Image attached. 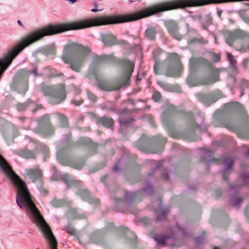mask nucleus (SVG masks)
<instances>
[{"instance_id":"1","label":"nucleus","mask_w":249,"mask_h":249,"mask_svg":"<svg viewBox=\"0 0 249 249\" xmlns=\"http://www.w3.org/2000/svg\"><path fill=\"white\" fill-rule=\"evenodd\" d=\"M90 52V49L86 47L71 42L64 46L61 58L66 63L71 64V68L72 70L80 72Z\"/></svg>"},{"instance_id":"2","label":"nucleus","mask_w":249,"mask_h":249,"mask_svg":"<svg viewBox=\"0 0 249 249\" xmlns=\"http://www.w3.org/2000/svg\"><path fill=\"white\" fill-rule=\"evenodd\" d=\"M224 36L226 42L235 47L236 50L246 52L249 49V34L244 31L240 29L225 31Z\"/></svg>"},{"instance_id":"3","label":"nucleus","mask_w":249,"mask_h":249,"mask_svg":"<svg viewBox=\"0 0 249 249\" xmlns=\"http://www.w3.org/2000/svg\"><path fill=\"white\" fill-rule=\"evenodd\" d=\"M170 60V66L168 68L166 74L169 76L178 77L180 75L181 65L178 55L176 53L168 55Z\"/></svg>"},{"instance_id":"4","label":"nucleus","mask_w":249,"mask_h":249,"mask_svg":"<svg viewBox=\"0 0 249 249\" xmlns=\"http://www.w3.org/2000/svg\"><path fill=\"white\" fill-rule=\"evenodd\" d=\"M49 89L52 90L50 95L52 96L51 102L53 104H59L65 100L66 94L64 85H60L53 89L49 88Z\"/></svg>"},{"instance_id":"5","label":"nucleus","mask_w":249,"mask_h":249,"mask_svg":"<svg viewBox=\"0 0 249 249\" xmlns=\"http://www.w3.org/2000/svg\"><path fill=\"white\" fill-rule=\"evenodd\" d=\"M196 96L207 106H210L212 103L216 102L218 98L222 97L221 93L219 91L208 95L197 94Z\"/></svg>"},{"instance_id":"6","label":"nucleus","mask_w":249,"mask_h":249,"mask_svg":"<svg viewBox=\"0 0 249 249\" xmlns=\"http://www.w3.org/2000/svg\"><path fill=\"white\" fill-rule=\"evenodd\" d=\"M165 25L170 34L175 38L180 40L182 36L178 33V24L174 21L170 20L165 22Z\"/></svg>"},{"instance_id":"7","label":"nucleus","mask_w":249,"mask_h":249,"mask_svg":"<svg viewBox=\"0 0 249 249\" xmlns=\"http://www.w3.org/2000/svg\"><path fill=\"white\" fill-rule=\"evenodd\" d=\"M98 86L101 89L106 91L117 90L121 88V85L119 84L113 83L106 81H99Z\"/></svg>"},{"instance_id":"8","label":"nucleus","mask_w":249,"mask_h":249,"mask_svg":"<svg viewBox=\"0 0 249 249\" xmlns=\"http://www.w3.org/2000/svg\"><path fill=\"white\" fill-rule=\"evenodd\" d=\"M219 71L217 69H213L211 73V78L203 80L201 83L202 85H209L219 80Z\"/></svg>"},{"instance_id":"9","label":"nucleus","mask_w":249,"mask_h":249,"mask_svg":"<svg viewBox=\"0 0 249 249\" xmlns=\"http://www.w3.org/2000/svg\"><path fill=\"white\" fill-rule=\"evenodd\" d=\"M102 41L104 44L108 46H111L118 43L116 37L111 34L102 35Z\"/></svg>"},{"instance_id":"10","label":"nucleus","mask_w":249,"mask_h":249,"mask_svg":"<svg viewBox=\"0 0 249 249\" xmlns=\"http://www.w3.org/2000/svg\"><path fill=\"white\" fill-rule=\"evenodd\" d=\"M26 173L33 180L34 182L39 179L41 176V172L40 170L36 168L32 169H27Z\"/></svg>"},{"instance_id":"11","label":"nucleus","mask_w":249,"mask_h":249,"mask_svg":"<svg viewBox=\"0 0 249 249\" xmlns=\"http://www.w3.org/2000/svg\"><path fill=\"white\" fill-rule=\"evenodd\" d=\"M62 179L64 182L68 186V187L78 185L80 183L79 181H75L69 175L67 174L63 175Z\"/></svg>"},{"instance_id":"12","label":"nucleus","mask_w":249,"mask_h":249,"mask_svg":"<svg viewBox=\"0 0 249 249\" xmlns=\"http://www.w3.org/2000/svg\"><path fill=\"white\" fill-rule=\"evenodd\" d=\"M157 30L155 27L148 28L145 32V37L149 40L155 39Z\"/></svg>"},{"instance_id":"13","label":"nucleus","mask_w":249,"mask_h":249,"mask_svg":"<svg viewBox=\"0 0 249 249\" xmlns=\"http://www.w3.org/2000/svg\"><path fill=\"white\" fill-rule=\"evenodd\" d=\"M20 156L26 159L33 158L35 157L34 152L28 150L20 151L18 153Z\"/></svg>"},{"instance_id":"14","label":"nucleus","mask_w":249,"mask_h":249,"mask_svg":"<svg viewBox=\"0 0 249 249\" xmlns=\"http://www.w3.org/2000/svg\"><path fill=\"white\" fill-rule=\"evenodd\" d=\"M100 122L104 126L107 128L111 127L113 124V121L111 118H108L106 117H103L100 119Z\"/></svg>"},{"instance_id":"15","label":"nucleus","mask_w":249,"mask_h":249,"mask_svg":"<svg viewBox=\"0 0 249 249\" xmlns=\"http://www.w3.org/2000/svg\"><path fill=\"white\" fill-rule=\"evenodd\" d=\"M125 65L126 66V74L127 76H130L133 71L134 64L132 62L129 61H126L125 62Z\"/></svg>"},{"instance_id":"16","label":"nucleus","mask_w":249,"mask_h":249,"mask_svg":"<svg viewBox=\"0 0 249 249\" xmlns=\"http://www.w3.org/2000/svg\"><path fill=\"white\" fill-rule=\"evenodd\" d=\"M233 164V160L231 159H229L227 160L225 164L224 171L226 172L230 171L232 168V166Z\"/></svg>"},{"instance_id":"17","label":"nucleus","mask_w":249,"mask_h":249,"mask_svg":"<svg viewBox=\"0 0 249 249\" xmlns=\"http://www.w3.org/2000/svg\"><path fill=\"white\" fill-rule=\"evenodd\" d=\"M227 56L230 62L231 66L232 67L233 69H236V61L234 59V57L231 55V54L229 53H227Z\"/></svg>"},{"instance_id":"18","label":"nucleus","mask_w":249,"mask_h":249,"mask_svg":"<svg viewBox=\"0 0 249 249\" xmlns=\"http://www.w3.org/2000/svg\"><path fill=\"white\" fill-rule=\"evenodd\" d=\"M31 72L26 69H23L20 70L18 73V77H28L30 74Z\"/></svg>"},{"instance_id":"19","label":"nucleus","mask_w":249,"mask_h":249,"mask_svg":"<svg viewBox=\"0 0 249 249\" xmlns=\"http://www.w3.org/2000/svg\"><path fill=\"white\" fill-rule=\"evenodd\" d=\"M196 62H201L204 64H208L209 63L208 61L206 60L203 59H196V58H192L190 60V65L191 67H192L194 63Z\"/></svg>"},{"instance_id":"20","label":"nucleus","mask_w":249,"mask_h":249,"mask_svg":"<svg viewBox=\"0 0 249 249\" xmlns=\"http://www.w3.org/2000/svg\"><path fill=\"white\" fill-rule=\"evenodd\" d=\"M211 24H212L211 19L208 18L204 21H202L201 22L202 28L204 30H207V26L210 25Z\"/></svg>"},{"instance_id":"21","label":"nucleus","mask_w":249,"mask_h":249,"mask_svg":"<svg viewBox=\"0 0 249 249\" xmlns=\"http://www.w3.org/2000/svg\"><path fill=\"white\" fill-rule=\"evenodd\" d=\"M158 85H159L162 88H163L164 90L169 91L170 90V85L168 84L165 83L163 81H158Z\"/></svg>"},{"instance_id":"22","label":"nucleus","mask_w":249,"mask_h":249,"mask_svg":"<svg viewBox=\"0 0 249 249\" xmlns=\"http://www.w3.org/2000/svg\"><path fill=\"white\" fill-rule=\"evenodd\" d=\"M242 202L240 198H234L231 200V205L233 206L238 207Z\"/></svg>"},{"instance_id":"23","label":"nucleus","mask_w":249,"mask_h":249,"mask_svg":"<svg viewBox=\"0 0 249 249\" xmlns=\"http://www.w3.org/2000/svg\"><path fill=\"white\" fill-rule=\"evenodd\" d=\"M26 103H19L17 105V109L19 111L24 110L27 107Z\"/></svg>"},{"instance_id":"24","label":"nucleus","mask_w":249,"mask_h":249,"mask_svg":"<svg viewBox=\"0 0 249 249\" xmlns=\"http://www.w3.org/2000/svg\"><path fill=\"white\" fill-rule=\"evenodd\" d=\"M80 195L83 199L87 200L89 195V193L88 190H84Z\"/></svg>"},{"instance_id":"25","label":"nucleus","mask_w":249,"mask_h":249,"mask_svg":"<svg viewBox=\"0 0 249 249\" xmlns=\"http://www.w3.org/2000/svg\"><path fill=\"white\" fill-rule=\"evenodd\" d=\"M160 97H161L160 93L159 92H155L154 93V94L153 95V99L155 101H159L160 100Z\"/></svg>"},{"instance_id":"26","label":"nucleus","mask_w":249,"mask_h":249,"mask_svg":"<svg viewBox=\"0 0 249 249\" xmlns=\"http://www.w3.org/2000/svg\"><path fill=\"white\" fill-rule=\"evenodd\" d=\"M88 95L89 98L90 100L92 101L93 102L96 101L97 98H96V96L94 94H93V93H92L91 92H88Z\"/></svg>"},{"instance_id":"27","label":"nucleus","mask_w":249,"mask_h":249,"mask_svg":"<svg viewBox=\"0 0 249 249\" xmlns=\"http://www.w3.org/2000/svg\"><path fill=\"white\" fill-rule=\"evenodd\" d=\"M60 119L63 122V126L65 127L67 126L68 122L66 117L62 115H60Z\"/></svg>"},{"instance_id":"28","label":"nucleus","mask_w":249,"mask_h":249,"mask_svg":"<svg viewBox=\"0 0 249 249\" xmlns=\"http://www.w3.org/2000/svg\"><path fill=\"white\" fill-rule=\"evenodd\" d=\"M243 180L244 181L245 184H249V173L245 174L243 177Z\"/></svg>"},{"instance_id":"29","label":"nucleus","mask_w":249,"mask_h":249,"mask_svg":"<svg viewBox=\"0 0 249 249\" xmlns=\"http://www.w3.org/2000/svg\"><path fill=\"white\" fill-rule=\"evenodd\" d=\"M158 244L162 246H165V238L156 239Z\"/></svg>"},{"instance_id":"30","label":"nucleus","mask_w":249,"mask_h":249,"mask_svg":"<svg viewBox=\"0 0 249 249\" xmlns=\"http://www.w3.org/2000/svg\"><path fill=\"white\" fill-rule=\"evenodd\" d=\"M249 64V58H247L245 59L242 63L243 66L245 68H247L248 67V66Z\"/></svg>"},{"instance_id":"31","label":"nucleus","mask_w":249,"mask_h":249,"mask_svg":"<svg viewBox=\"0 0 249 249\" xmlns=\"http://www.w3.org/2000/svg\"><path fill=\"white\" fill-rule=\"evenodd\" d=\"M67 231L70 234H73L75 233V230L73 228H68L67 229Z\"/></svg>"},{"instance_id":"32","label":"nucleus","mask_w":249,"mask_h":249,"mask_svg":"<svg viewBox=\"0 0 249 249\" xmlns=\"http://www.w3.org/2000/svg\"><path fill=\"white\" fill-rule=\"evenodd\" d=\"M213 61L215 62H217L220 59V56L218 54H213Z\"/></svg>"},{"instance_id":"33","label":"nucleus","mask_w":249,"mask_h":249,"mask_svg":"<svg viewBox=\"0 0 249 249\" xmlns=\"http://www.w3.org/2000/svg\"><path fill=\"white\" fill-rule=\"evenodd\" d=\"M243 19L247 24L249 25V17H244L243 18Z\"/></svg>"},{"instance_id":"34","label":"nucleus","mask_w":249,"mask_h":249,"mask_svg":"<svg viewBox=\"0 0 249 249\" xmlns=\"http://www.w3.org/2000/svg\"><path fill=\"white\" fill-rule=\"evenodd\" d=\"M72 102L76 106H79L82 103V101H75V100H72Z\"/></svg>"},{"instance_id":"35","label":"nucleus","mask_w":249,"mask_h":249,"mask_svg":"<svg viewBox=\"0 0 249 249\" xmlns=\"http://www.w3.org/2000/svg\"><path fill=\"white\" fill-rule=\"evenodd\" d=\"M187 82L190 87H193L195 86L191 83V79L190 78H188L187 79Z\"/></svg>"},{"instance_id":"36","label":"nucleus","mask_w":249,"mask_h":249,"mask_svg":"<svg viewBox=\"0 0 249 249\" xmlns=\"http://www.w3.org/2000/svg\"><path fill=\"white\" fill-rule=\"evenodd\" d=\"M107 56H102L100 58V61H103V60H107Z\"/></svg>"},{"instance_id":"37","label":"nucleus","mask_w":249,"mask_h":249,"mask_svg":"<svg viewBox=\"0 0 249 249\" xmlns=\"http://www.w3.org/2000/svg\"><path fill=\"white\" fill-rule=\"evenodd\" d=\"M204 239L202 238V237H197L196 239V241L197 243H199L200 242V241L202 240H203Z\"/></svg>"},{"instance_id":"38","label":"nucleus","mask_w":249,"mask_h":249,"mask_svg":"<svg viewBox=\"0 0 249 249\" xmlns=\"http://www.w3.org/2000/svg\"><path fill=\"white\" fill-rule=\"evenodd\" d=\"M102 9L99 10V9H97L96 8L92 9L91 10V11L92 12H98V11H102Z\"/></svg>"},{"instance_id":"39","label":"nucleus","mask_w":249,"mask_h":249,"mask_svg":"<svg viewBox=\"0 0 249 249\" xmlns=\"http://www.w3.org/2000/svg\"><path fill=\"white\" fill-rule=\"evenodd\" d=\"M222 11L221 10L217 11V15L219 18H221Z\"/></svg>"},{"instance_id":"40","label":"nucleus","mask_w":249,"mask_h":249,"mask_svg":"<svg viewBox=\"0 0 249 249\" xmlns=\"http://www.w3.org/2000/svg\"><path fill=\"white\" fill-rule=\"evenodd\" d=\"M201 18L200 16H197L195 18H194V20H201Z\"/></svg>"},{"instance_id":"41","label":"nucleus","mask_w":249,"mask_h":249,"mask_svg":"<svg viewBox=\"0 0 249 249\" xmlns=\"http://www.w3.org/2000/svg\"><path fill=\"white\" fill-rule=\"evenodd\" d=\"M33 73L35 74V75L36 76L37 75V70L36 69H35L33 71Z\"/></svg>"},{"instance_id":"42","label":"nucleus","mask_w":249,"mask_h":249,"mask_svg":"<svg viewBox=\"0 0 249 249\" xmlns=\"http://www.w3.org/2000/svg\"><path fill=\"white\" fill-rule=\"evenodd\" d=\"M56 201L55 200H53L52 201V204L53 205H54L55 206H58L57 205H56L55 203Z\"/></svg>"},{"instance_id":"43","label":"nucleus","mask_w":249,"mask_h":249,"mask_svg":"<svg viewBox=\"0 0 249 249\" xmlns=\"http://www.w3.org/2000/svg\"><path fill=\"white\" fill-rule=\"evenodd\" d=\"M18 24L19 25H20V26H23L22 23V22H21V21L20 20H18Z\"/></svg>"},{"instance_id":"44","label":"nucleus","mask_w":249,"mask_h":249,"mask_svg":"<svg viewBox=\"0 0 249 249\" xmlns=\"http://www.w3.org/2000/svg\"><path fill=\"white\" fill-rule=\"evenodd\" d=\"M70 2H71L72 3H73L77 1V0H69Z\"/></svg>"},{"instance_id":"45","label":"nucleus","mask_w":249,"mask_h":249,"mask_svg":"<svg viewBox=\"0 0 249 249\" xmlns=\"http://www.w3.org/2000/svg\"><path fill=\"white\" fill-rule=\"evenodd\" d=\"M43 119H48L49 117L48 115H44L43 117H42Z\"/></svg>"},{"instance_id":"46","label":"nucleus","mask_w":249,"mask_h":249,"mask_svg":"<svg viewBox=\"0 0 249 249\" xmlns=\"http://www.w3.org/2000/svg\"><path fill=\"white\" fill-rule=\"evenodd\" d=\"M249 211V205L248 206L246 210V213L247 214L248 212Z\"/></svg>"},{"instance_id":"47","label":"nucleus","mask_w":249,"mask_h":249,"mask_svg":"<svg viewBox=\"0 0 249 249\" xmlns=\"http://www.w3.org/2000/svg\"><path fill=\"white\" fill-rule=\"evenodd\" d=\"M74 168H76V169H80L81 168V166H80V165H78L77 167H74Z\"/></svg>"},{"instance_id":"48","label":"nucleus","mask_w":249,"mask_h":249,"mask_svg":"<svg viewBox=\"0 0 249 249\" xmlns=\"http://www.w3.org/2000/svg\"><path fill=\"white\" fill-rule=\"evenodd\" d=\"M243 148H246V149H247V150H248V149H249V146H247V145H244V146H243Z\"/></svg>"},{"instance_id":"49","label":"nucleus","mask_w":249,"mask_h":249,"mask_svg":"<svg viewBox=\"0 0 249 249\" xmlns=\"http://www.w3.org/2000/svg\"><path fill=\"white\" fill-rule=\"evenodd\" d=\"M98 3L97 2H95L94 3V6L96 8H97L98 7Z\"/></svg>"},{"instance_id":"50","label":"nucleus","mask_w":249,"mask_h":249,"mask_svg":"<svg viewBox=\"0 0 249 249\" xmlns=\"http://www.w3.org/2000/svg\"><path fill=\"white\" fill-rule=\"evenodd\" d=\"M229 20L231 23H233L234 22V21L231 19H230Z\"/></svg>"},{"instance_id":"51","label":"nucleus","mask_w":249,"mask_h":249,"mask_svg":"<svg viewBox=\"0 0 249 249\" xmlns=\"http://www.w3.org/2000/svg\"><path fill=\"white\" fill-rule=\"evenodd\" d=\"M113 170H114V171H115V172L117 171V168H116V166H114V168H113Z\"/></svg>"},{"instance_id":"52","label":"nucleus","mask_w":249,"mask_h":249,"mask_svg":"<svg viewBox=\"0 0 249 249\" xmlns=\"http://www.w3.org/2000/svg\"><path fill=\"white\" fill-rule=\"evenodd\" d=\"M245 137L246 138H247V139L249 140V136L247 135V136H245Z\"/></svg>"},{"instance_id":"53","label":"nucleus","mask_w":249,"mask_h":249,"mask_svg":"<svg viewBox=\"0 0 249 249\" xmlns=\"http://www.w3.org/2000/svg\"><path fill=\"white\" fill-rule=\"evenodd\" d=\"M134 1H133V0H130V1H129V2H129V3H131V2H134Z\"/></svg>"},{"instance_id":"54","label":"nucleus","mask_w":249,"mask_h":249,"mask_svg":"<svg viewBox=\"0 0 249 249\" xmlns=\"http://www.w3.org/2000/svg\"><path fill=\"white\" fill-rule=\"evenodd\" d=\"M158 219H159V220H160V219H161V218H160V216H159L158 217Z\"/></svg>"},{"instance_id":"55","label":"nucleus","mask_w":249,"mask_h":249,"mask_svg":"<svg viewBox=\"0 0 249 249\" xmlns=\"http://www.w3.org/2000/svg\"><path fill=\"white\" fill-rule=\"evenodd\" d=\"M156 67H157V64H155V67H154L155 70H156Z\"/></svg>"},{"instance_id":"56","label":"nucleus","mask_w":249,"mask_h":249,"mask_svg":"<svg viewBox=\"0 0 249 249\" xmlns=\"http://www.w3.org/2000/svg\"><path fill=\"white\" fill-rule=\"evenodd\" d=\"M214 249H218V248L217 247H215Z\"/></svg>"},{"instance_id":"57","label":"nucleus","mask_w":249,"mask_h":249,"mask_svg":"<svg viewBox=\"0 0 249 249\" xmlns=\"http://www.w3.org/2000/svg\"><path fill=\"white\" fill-rule=\"evenodd\" d=\"M243 95V92H242V94H241V96H242Z\"/></svg>"}]
</instances>
